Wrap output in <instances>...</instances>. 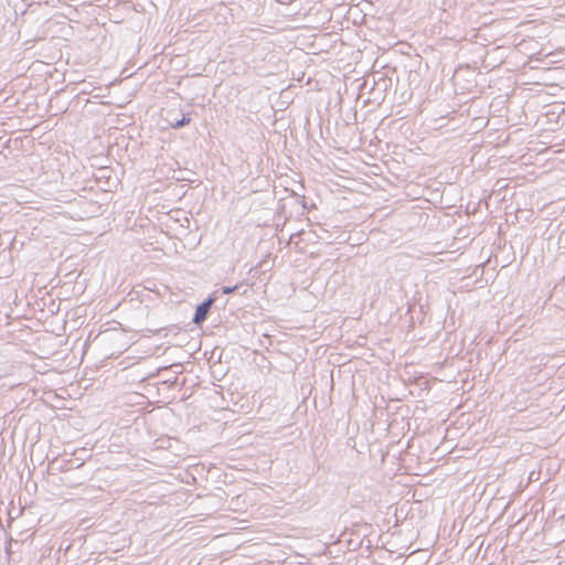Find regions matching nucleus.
<instances>
[{
    "mask_svg": "<svg viewBox=\"0 0 565 565\" xmlns=\"http://www.w3.org/2000/svg\"><path fill=\"white\" fill-rule=\"evenodd\" d=\"M212 303L213 299L209 298L196 307L195 315L193 318L194 323L199 324L206 319L209 309L211 308Z\"/></svg>",
    "mask_w": 565,
    "mask_h": 565,
    "instance_id": "obj_1",
    "label": "nucleus"
},
{
    "mask_svg": "<svg viewBox=\"0 0 565 565\" xmlns=\"http://www.w3.org/2000/svg\"><path fill=\"white\" fill-rule=\"evenodd\" d=\"M190 117L189 116H183L181 120H178L175 124L172 125V127L174 128H180L184 125H188L190 122Z\"/></svg>",
    "mask_w": 565,
    "mask_h": 565,
    "instance_id": "obj_2",
    "label": "nucleus"
},
{
    "mask_svg": "<svg viewBox=\"0 0 565 565\" xmlns=\"http://www.w3.org/2000/svg\"><path fill=\"white\" fill-rule=\"evenodd\" d=\"M237 289H238V285H235L233 287H223L222 290H223L224 294H231V292H234Z\"/></svg>",
    "mask_w": 565,
    "mask_h": 565,
    "instance_id": "obj_3",
    "label": "nucleus"
}]
</instances>
